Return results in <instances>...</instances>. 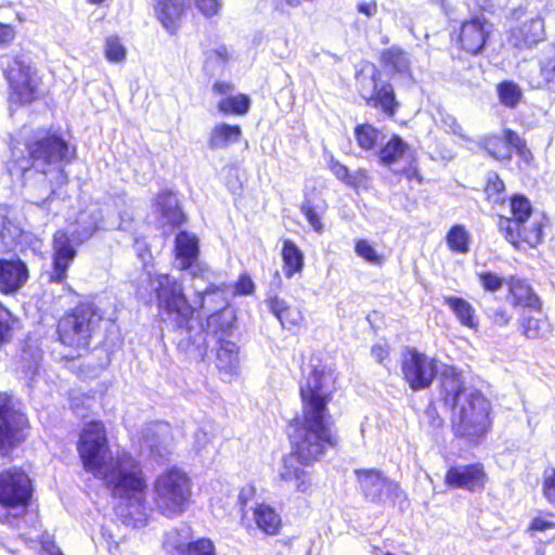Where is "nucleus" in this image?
I'll use <instances>...</instances> for the list:
<instances>
[{"mask_svg":"<svg viewBox=\"0 0 555 555\" xmlns=\"http://www.w3.org/2000/svg\"><path fill=\"white\" fill-rule=\"evenodd\" d=\"M382 63L392 74L410 75L411 60L409 54L399 47H390L383 51Z\"/></svg>","mask_w":555,"mask_h":555,"instance_id":"31","label":"nucleus"},{"mask_svg":"<svg viewBox=\"0 0 555 555\" xmlns=\"http://www.w3.org/2000/svg\"><path fill=\"white\" fill-rule=\"evenodd\" d=\"M269 306L271 312L279 319L284 328L289 330L291 327L298 325L302 320L301 312L297 308L287 306L283 299L278 297L271 298L269 300Z\"/></svg>","mask_w":555,"mask_h":555,"instance_id":"32","label":"nucleus"},{"mask_svg":"<svg viewBox=\"0 0 555 555\" xmlns=\"http://www.w3.org/2000/svg\"><path fill=\"white\" fill-rule=\"evenodd\" d=\"M379 77L380 74L375 66L371 67L369 74L362 72L358 77L360 93L369 106L392 117L399 103L396 100L393 87L389 82L380 81Z\"/></svg>","mask_w":555,"mask_h":555,"instance_id":"14","label":"nucleus"},{"mask_svg":"<svg viewBox=\"0 0 555 555\" xmlns=\"http://www.w3.org/2000/svg\"><path fill=\"white\" fill-rule=\"evenodd\" d=\"M238 347L228 339H220L217 352V366L221 371L232 372L238 366Z\"/></svg>","mask_w":555,"mask_h":555,"instance_id":"35","label":"nucleus"},{"mask_svg":"<svg viewBox=\"0 0 555 555\" xmlns=\"http://www.w3.org/2000/svg\"><path fill=\"white\" fill-rule=\"evenodd\" d=\"M354 253L372 266L380 267L385 262L384 255L379 254L367 240L361 238L356 241Z\"/></svg>","mask_w":555,"mask_h":555,"instance_id":"43","label":"nucleus"},{"mask_svg":"<svg viewBox=\"0 0 555 555\" xmlns=\"http://www.w3.org/2000/svg\"><path fill=\"white\" fill-rule=\"evenodd\" d=\"M379 162L385 166H391L411 157V149L406 142L393 134L377 152Z\"/></svg>","mask_w":555,"mask_h":555,"instance_id":"25","label":"nucleus"},{"mask_svg":"<svg viewBox=\"0 0 555 555\" xmlns=\"http://www.w3.org/2000/svg\"><path fill=\"white\" fill-rule=\"evenodd\" d=\"M255 291V284L251 278L247 274H243L240 276L238 281L234 286L235 295H251Z\"/></svg>","mask_w":555,"mask_h":555,"instance_id":"54","label":"nucleus"},{"mask_svg":"<svg viewBox=\"0 0 555 555\" xmlns=\"http://www.w3.org/2000/svg\"><path fill=\"white\" fill-rule=\"evenodd\" d=\"M357 12L366 18H372L378 13V5L375 0L361 1L357 4Z\"/></svg>","mask_w":555,"mask_h":555,"instance_id":"56","label":"nucleus"},{"mask_svg":"<svg viewBox=\"0 0 555 555\" xmlns=\"http://www.w3.org/2000/svg\"><path fill=\"white\" fill-rule=\"evenodd\" d=\"M508 140L509 143L513 144L512 151L515 150L520 162L525 166H529L533 160V155L527 147L526 142L515 131L512 130H508Z\"/></svg>","mask_w":555,"mask_h":555,"instance_id":"47","label":"nucleus"},{"mask_svg":"<svg viewBox=\"0 0 555 555\" xmlns=\"http://www.w3.org/2000/svg\"><path fill=\"white\" fill-rule=\"evenodd\" d=\"M330 168L337 179L341 180L344 183L347 184L350 172L345 165L333 159L330 164Z\"/></svg>","mask_w":555,"mask_h":555,"instance_id":"58","label":"nucleus"},{"mask_svg":"<svg viewBox=\"0 0 555 555\" xmlns=\"http://www.w3.org/2000/svg\"><path fill=\"white\" fill-rule=\"evenodd\" d=\"M426 415L428 418V425L433 428H440L443 426L444 421L443 418L438 414L436 408L434 405H429L426 409Z\"/></svg>","mask_w":555,"mask_h":555,"instance_id":"60","label":"nucleus"},{"mask_svg":"<svg viewBox=\"0 0 555 555\" xmlns=\"http://www.w3.org/2000/svg\"><path fill=\"white\" fill-rule=\"evenodd\" d=\"M302 372L306 375L308 382H326L328 379L337 378V376L334 374V371L326 367L317 357H312L309 362L304 365Z\"/></svg>","mask_w":555,"mask_h":555,"instance_id":"40","label":"nucleus"},{"mask_svg":"<svg viewBox=\"0 0 555 555\" xmlns=\"http://www.w3.org/2000/svg\"><path fill=\"white\" fill-rule=\"evenodd\" d=\"M256 527L267 535H276L282 528V518L275 508L267 503H257L253 508Z\"/></svg>","mask_w":555,"mask_h":555,"instance_id":"24","label":"nucleus"},{"mask_svg":"<svg viewBox=\"0 0 555 555\" xmlns=\"http://www.w3.org/2000/svg\"><path fill=\"white\" fill-rule=\"evenodd\" d=\"M15 31L12 26L0 23V46H7L13 41Z\"/></svg>","mask_w":555,"mask_h":555,"instance_id":"61","label":"nucleus"},{"mask_svg":"<svg viewBox=\"0 0 555 555\" xmlns=\"http://www.w3.org/2000/svg\"><path fill=\"white\" fill-rule=\"evenodd\" d=\"M553 516L552 512H539V515L533 517L527 527V532L534 533L538 531H545L547 529H555V521L545 517Z\"/></svg>","mask_w":555,"mask_h":555,"instance_id":"49","label":"nucleus"},{"mask_svg":"<svg viewBox=\"0 0 555 555\" xmlns=\"http://www.w3.org/2000/svg\"><path fill=\"white\" fill-rule=\"evenodd\" d=\"M354 474L363 496L371 503L382 504L388 501L391 505H395L399 499L408 500L400 485L387 479L377 469L360 468L356 469Z\"/></svg>","mask_w":555,"mask_h":555,"instance_id":"15","label":"nucleus"},{"mask_svg":"<svg viewBox=\"0 0 555 555\" xmlns=\"http://www.w3.org/2000/svg\"><path fill=\"white\" fill-rule=\"evenodd\" d=\"M503 190H504V183L498 176H494L493 180H489V182L486 186V193L488 194V196H492L493 194H499Z\"/></svg>","mask_w":555,"mask_h":555,"instance_id":"62","label":"nucleus"},{"mask_svg":"<svg viewBox=\"0 0 555 555\" xmlns=\"http://www.w3.org/2000/svg\"><path fill=\"white\" fill-rule=\"evenodd\" d=\"M36 485L30 474L21 466L0 470V524L15 525L24 519L34 505Z\"/></svg>","mask_w":555,"mask_h":555,"instance_id":"6","label":"nucleus"},{"mask_svg":"<svg viewBox=\"0 0 555 555\" xmlns=\"http://www.w3.org/2000/svg\"><path fill=\"white\" fill-rule=\"evenodd\" d=\"M13 322L11 312L0 304V343L10 337Z\"/></svg>","mask_w":555,"mask_h":555,"instance_id":"51","label":"nucleus"},{"mask_svg":"<svg viewBox=\"0 0 555 555\" xmlns=\"http://www.w3.org/2000/svg\"><path fill=\"white\" fill-rule=\"evenodd\" d=\"M204 55L206 64L223 65L232 59L233 54L227 46L217 43L215 47L205 50Z\"/></svg>","mask_w":555,"mask_h":555,"instance_id":"46","label":"nucleus"},{"mask_svg":"<svg viewBox=\"0 0 555 555\" xmlns=\"http://www.w3.org/2000/svg\"><path fill=\"white\" fill-rule=\"evenodd\" d=\"M491 31L492 25L483 15L463 22L460 33L462 48L470 54H478L483 49Z\"/></svg>","mask_w":555,"mask_h":555,"instance_id":"18","label":"nucleus"},{"mask_svg":"<svg viewBox=\"0 0 555 555\" xmlns=\"http://www.w3.org/2000/svg\"><path fill=\"white\" fill-rule=\"evenodd\" d=\"M150 285L156 295L163 322L181 334H190L194 309L184 295L182 282L169 274L158 273L151 276Z\"/></svg>","mask_w":555,"mask_h":555,"instance_id":"7","label":"nucleus"},{"mask_svg":"<svg viewBox=\"0 0 555 555\" xmlns=\"http://www.w3.org/2000/svg\"><path fill=\"white\" fill-rule=\"evenodd\" d=\"M26 150L28 158L20 157L12 151V159L7 164L11 177L24 178L34 169L49 181V194L54 192L53 186L67 183L65 167L76 157L75 146L56 133L36 132L26 143Z\"/></svg>","mask_w":555,"mask_h":555,"instance_id":"3","label":"nucleus"},{"mask_svg":"<svg viewBox=\"0 0 555 555\" xmlns=\"http://www.w3.org/2000/svg\"><path fill=\"white\" fill-rule=\"evenodd\" d=\"M478 279L482 287L488 292H496L505 284V279L490 271L479 272Z\"/></svg>","mask_w":555,"mask_h":555,"instance_id":"50","label":"nucleus"},{"mask_svg":"<svg viewBox=\"0 0 555 555\" xmlns=\"http://www.w3.org/2000/svg\"><path fill=\"white\" fill-rule=\"evenodd\" d=\"M157 221L162 227H177L184 221L176 194L169 191L160 192L155 199Z\"/></svg>","mask_w":555,"mask_h":555,"instance_id":"22","label":"nucleus"},{"mask_svg":"<svg viewBox=\"0 0 555 555\" xmlns=\"http://www.w3.org/2000/svg\"><path fill=\"white\" fill-rule=\"evenodd\" d=\"M10 210L0 205V249H11L21 235V229L9 217Z\"/></svg>","mask_w":555,"mask_h":555,"instance_id":"34","label":"nucleus"},{"mask_svg":"<svg viewBox=\"0 0 555 555\" xmlns=\"http://www.w3.org/2000/svg\"><path fill=\"white\" fill-rule=\"evenodd\" d=\"M192 495V481L186 473L170 467L159 474L153 483V502L157 511L173 518L183 514Z\"/></svg>","mask_w":555,"mask_h":555,"instance_id":"11","label":"nucleus"},{"mask_svg":"<svg viewBox=\"0 0 555 555\" xmlns=\"http://www.w3.org/2000/svg\"><path fill=\"white\" fill-rule=\"evenodd\" d=\"M356 141L363 151H372L383 143V133L370 124L358 125L353 131Z\"/></svg>","mask_w":555,"mask_h":555,"instance_id":"36","label":"nucleus"},{"mask_svg":"<svg viewBox=\"0 0 555 555\" xmlns=\"http://www.w3.org/2000/svg\"><path fill=\"white\" fill-rule=\"evenodd\" d=\"M78 229L72 237L64 231H57L53 237V271L51 281L62 282L66 278V271L76 257V245L90 238L99 229H108L103 222L102 210L90 207L78 216Z\"/></svg>","mask_w":555,"mask_h":555,"instance_id":"8","label":"nucleus"},{"mask_svg":"<svg viewBox=\"0 0 555 555\" xmlns=\"http://www.w3.org/2000/svg\"><path fill=\"white\" fill-rule=\"evenodd\" d=\"M389 351L390 348L386 341H379L372 347V354L379 363L388 357Z\"/></svg>","mask_w":555,"mask_h":555,"instance_id":"59","label":"nucleus"},{"mask_svg":"<svg viewBox=\"0 0 555 555\" xmlns=\"http://www.w3.org/2000/svg\"><path fill=\"white\" fill-rule=\"evenodd\" d=\"M241 137L242 129L240 126L220 122L211 129L208 145L211 150H222L238 142Z\"/></svg>","mask_w":555,"mask_h":555,"instance_id":"27","label":"nucleus"},{"mask_svg":"<svg viewBox=\"0 0 555 555\" xmlns=\"http://www.w3.org/2000/svg\"><path fill=\"white\" fill-rule=\"evenodd\" d=\"M101 321L102 315L93 304L80 305L59 321L60 341L78 351L86 350Z\"/></svg>","mask_w":555,"mask_h":555,"instance_id":"12","label":"nucleus"},{"mask_svg":"<svg viewBox=\"0 0 555 555\" xmlns=\"http://www.w3.org/2000/svg\"><path fill=\"white\" fill-rule=\"evenodd\" d=\"M256 488L253 485L245 486L241 488L237 496V503L240 505L241 512L244 515L248 503L255 498Z\"/></svg>","mask_w":555,"mask_h":555,"instance_id":"55","label":"nucleus"},{"mask_svg":"<svg viewBox=\"0 0 555 555\" xmlns=\"http://www.w3.org/2000/svg\"><path fill=\"white\" fill-rule=\"evenodd\" d=\"M77 451L85 470L103 480L113 498L139 504L145 501L147 481L141 462L127 450L118 451L106 461L109 443L103 422L85 424Z\"/></svg>","mask_w":555,"mask_h":555,"instance_id":"2","label":"nucleus"},{"mask_svg":"<svg viewBox=\"0 0 555 555\" xmlns=\"http://www.w3.org/2000/svg\"><path fill=\"white\" fill-rule=\"evenodd\" d=\"M212 90L215 93L228 95L233 92L234 86L230 82L217 81L214 83Z\"/></svg>","mask_w":555,"mask_h":555,"instance_id":"64","label":"nucleus"},{"mask_svg":"<svg viewBox=\"0 0 555 555\" xmlns=\"http://www.w3.org/2000/svg\"><path fill=\"white\" fill-rule=\"evenodd\" d=\"M446 242L451 251L465 255L469 251L470 234L464 225L455 224L447 233Z\"/></svg>","mask_w":555,"mask_h":555,"instance_id":"37","label":"nucleus"},{"mask_svg":"<svg viewBox=\"0 0 555 555\" xmlns=\"http://www.w3.org/2000/svg\"><path fill=\"white\" fill-rule=\"evenodd\" d=\"M31 429V420L23 402L9 391H0V455L8 457L26 443Z\"/></svg>","mask_w":555,"mask_h":555,"instance_id":"10","label":"nucleus"},{"mask_svg":"<svg viewBox=\"0 0 555 555\" xmlns=\"http://www.w3.org/2000/svg\"><path fill=\"white\" fill-rule=\"evenodd\" d=\"M402 372L405 382H461L455 367L438 363L415 349H408L402 360Z\"/></svg>","mask_w":555,"mask_h":555,"instance_id":"13","label":"nucleus"},{"mask_svg":"<svg viewBox=\"0 0 555 555\" xmlns=\"http://www.w3.org/2000/svg\"><path fill=\"white\" fill-rule=\"evenodd\" d=\"M367 180V172L365 169L359 168L353 173H349L347 185L358 188L364 184Z\"/></svg>","mask_w":555,"mask_h":555,"instance_id":"57","label":"nucleus"},{"mask_svg":"<svg viewBox=\"0 0 555 555\" xmlns=\"http://www.w3.org/2000/svg\"><path fill=\"white\" fill-rule=\"evenodd\" d=\"M519 322L524 335L530 339L542 338L551 332V324L542 308L539 311H525Z\"/></svg>","mask_w":555,"mask_h":555,"instance_id":"26","label":"nucleus"},{"mask_svg":"<svg viewBox=\"0 0 555 555\" xmlns=\"http://www.w3.org/2000/svg\"><path fill=\"white\" fill-rule=\"evenodd\" d=\"M184 9V0H154L157 20L170 34H175L180 27Z\"/></svg>","mask_w":555,"mask_h":555,"instance_id":"23","label":"nucleus"},{"mask_svg":"<svg viewBox=\"0 0 555 555\" xmlns=\"http://www.w3.org/2000/svg\"><path fill=\"white\" fill-rule=\"evenodd\" d=\"M235 328V317L231 311L221 310L207 319V330L220 339H227Z\"/></svg>","mask_w":555,"mask_h":555,"instance_id":"30","label":"nucleus"},{"mask_svg":"<svg viewBox=\"0 0 555 555\" xmlns=\"http://www.w3.org/2000/svg\"><path fill=\"white\" fill-rule=\"evenodd\" d=\"M194 3L205 16L216 15L221 8L220 0H194Z\"/></svg>","mask_w":555,"mask_h":555,"instance_id":"52","label":"nucleus"},{"mask_svg":"<svg viewBox=\"0 0 555 555\" xmlns=\"http://www.w3.org/2000/svg\"><path fill=\"white\" fill-rule=\"evenodd\" d=\"M540 74L542 81H539L535 87H546L550 91L555 92V52L541 61Z\"/></svg>","mask_w":555,"mask_h":555,"instance_id":"45","label":"nucleus"},{"mask_svg":"<svg viewBox=\"0 0 555 555\" xmlns=\"http://www.w3.org/2000/svg\"><path fill=\"white\" fill-rule=\"evenodd\" d=\"M483 149L490 157L499 162L512 159V146L508 140V130L503 135H488L482 141Z\"/></svg>","mask_w":555,"mask_h":555,"instance_id":"29","label":"nucleus"},{"mask_svg":"<svg viewBox=\"0 0 555 555\" xmlns=\"http://www.w3.org/2000/svg\"><path fill=\"white\" fill-rule=\"evenodd\" d=\"M446 305L453 311L460 323L469 328H476L478 322L475 317V309L465 299L454 296L444 297Z\"/></svg>","mask_w":555,"mask_h":555,"instance_id":"33","label":"nucleus"},{"mask_svg":"<svg viewBox=\"0 0 555 555\" xmlns=\"http://www.w3.org/2000/svg\"><path fill=\"white\" fill-rule=\"evenodd\" d=\"M10 99L12 102L28 104L38 98L40 79L36 69L21 57H16L8 70Z\"/></svg>","mask_w":555,"mask_h":555,"instance_id":"16","label":"nucleus"},{"mask_svg":"<svg viewBox=\"0 0 555 555\" xmlns=\"http://www.w3.org/2000/svg\"><path fill=\"white\" fill-rule=\"evenodd\" d=\"M545 39L544 20L540 16L530 18L511 29L509 42L518 49H530Z\"/></svg>","mask_w":555,"mask_h":555,"instance_id":"19","label":"nucleus"},{"mask_svg":"<svg viewBox=\"0 0 555 555\" xmlns=\"http://www.w3.org/2000/svg\"><path fill=\"white\" fill-rule=\"evenodd\" d=\"M199 246L196 235L181 231L175 240V264L181 270H189L194 280L193 288L198 298L201 308L205 307L206 300H215L218 306L225 305V289L211 282L212 271L198 261Z\"/></svg>","mask_w":555,"mask_h":555,"instance_id":"5","label":"nucleus"},{"mask_svg":"<svg viewBox=\"0 0 555 555\" xmlns=\"http://www.w3.org/2000/svg\"><path fill=\"white\" fill-rule=\"evenodd\" d=\"M249 107L250 99L242 93L224 96L218 102V109L225 115H245Z\"/></svg>","mask_w":555,"mask_h":555,"instance_id":"38","label":"nucleus"},{"mask_svg":"<svg viewBox=\"0 0 555 555\" xmlns=\"http://www.w3.org/2000/svg\"><path fill=\"white\" fill-rule=\"evenodd\" d=\"M500 103L508 108L516 107L522 99L521 88L514 81H503L496 87Z\"/></svg>","mask_w":555,"mask_h":555,"instance_id":"39","label":"nucleus"},{"mask_svg":"<svg viewBox=\"0 0 555 555\" xmlns=\"http://www.w3.org/2000/svg\"><path fill=\"white\" fill-rule=\"evenodd\" d=\"M179 555H216L214 542L208 538H198L176 546Z\"/></svg>","mask_w":555,"mask_h":555,"instance_id":"41","label":"nucleus"},{"mask_svg":"<svg viewBox=\"0 0 555 555\" xmlns=\"http://www.w3.org/2000/svg\"><path fill=\"white\" fill-rule=\"evenodd\" d=\"M488 480L485 466L480 462L466 465H452L443 476V485L451 490L482 492Z\"/></svg>","mask_w":555,"mask_h":555,"instance_id":"17","label":"nucleus"},{"mask_svg":"<svg viewBox=\"0 0 555 555\" xmlns=\"http://www.w3.org/2000/svg\"><path fill=\"white\" fill-rule=\"evenodd\" d=\"M28 270L18 259H0V292L12 294L17 292L26 283Z\"/></svg>","mask_w":555,"mask_h":555,"instance_id":"20","label":"nucleus"},{"mask_svg":"<svg viewBox=\"0 0 555 555\" xmlns=\"http://www.w3.org/2000/svg\"><path fill=\"white\" fill-rule=\"evenodd\" d=\"M434 121L438 127L443 128L447 132L459 135L460 138L465 137L456 118L443 108L439 107L436 109V113L434 114Z\"/></svg>","mask_w":555,"mask_h":555,"instance_id":"44","label":"nucleus"},{"mask_svg":"<svg viewBox=\"0 0 555 555\" xmlns=\"http://www.w3.org/2000/svg\"><path fill=\"white\" fill-rule=\"evenodd\" d=\"M511 217H500L499 229L517 249L537 247L543 238V218L532 214L529 199L515 195L509 199Z\"/></svg>","mask_w":555,"mask_h":555,"instance_id":"9","label":"nucleus"},{"mask_svg":"<svg viewBox=\"0 0 555 555\" xmlns=\"http://www.w3.org/2000/svg\"><path fill=\"white\" fill-rule=\"evenodd\" d=\"M542 494L555 507V468H547L542 477Z\"/></svg>","mask_w":555,"mask_h":555,"instance_id":"48","label":"nucleus"},{"mask_svg":"<svg viewBox=\"0 0 555 555\" xmlns=\"http://www.w3.org/2000/svg\"><path fill=\"white\" fill-rule=\"evenodd\" d=\"M103 51L109 63H122L127 56V49L118 36H108L105 39Z\"/></svg>","mask_w":555,"mask_h":555,"instance_id":"42","label":"nucleus"},{"mask_svg":"<svg viewBox=\"0 0 555 555\" xmlns=\"http://www.w3.org/2000/svg\"><path fill=\"white\" fill-rule=\"evenodd\" d=\"M283 270L287 279L300 273L305 264V256L300 248L291 240L283 241Z\"/></svg>","mask_w":555,"mask_h":555,"instance_id":"28","label":"nucleus"},{"mask_svg":"<svg viewBox=\"0 0 555 555\" xmlns=\"http://www.w3.org/2000/svg\"><path fill=\"white\" fill-rule=\"evenodd\" d=\"M299 395L301 414L287 422L286 436L291 451L283 457L279 478L293 483L297 492L309 493L312 491L311 476L295 461L301 466L320 462L327 450L339 447L340 437L328 410L333 392L324 384H302Z\"/></svg>","mask_w":555,"mask_h":555,"instance_id":"1","label":"nucleus"},{"mask_svg":"<svg viewBox=\"0 0 555 555\" xmlns=\"http://www.w3.org/2000/svg\"><path fill=\"white\" fill-rule=\"evenodd\" d=\"M507 285L513 307H521L525 311H539L542 308L540 297L527 281L518 278H511Z\"/></svg>","mask_w":555,"mask_h":555,"instance_id":"21","label":"nucleus"},{"mask_svg":"<svg viewBox=\"0 0 555 555\" xmlns=\"http://www.w3.org/2000/svg\"><path fill=\"white\" fill-rule=\"evenodd\" d=\"M301 211L312 229L318 233H322L324 227L319 214L309 205H302Z\"/></svg>","mask_w":555,"mask_h":555,"instance_id":"53","label":"nucleus"},{"mask_svg":"<svg viewBox=\"0 0 555 555\" xmlns=\"http://www.w3.org/2000/svg\"><path fill=\"white\" fill-rule=\"evenodd\" d=\"M441 400L452 411L450 423L453 436L468 446L480 444L492 430V405L476 389L463 384H441Z\"/></svg>","mask_w":555,"mask_h":555,"instance_id":"4","label":"nucleus"},{"mask_svg":"<svg viewBox=\"0 0 555 555\" xmlns=\"http://www.w3.org/2000/svg\"><path fill=\"white\" fill-rule=\"evenodd\" d=\"M491 318L499 326H506L511 321V315L504 309H496Z\"/></svg>","mask_w":555,"mask_h":555,"instance_id":"63","label":"nucleus"}]
</instances>
